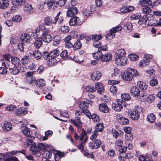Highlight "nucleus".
Here are the masks:
<instances>
[{
  "label": "nucleus",
  "mask_w": 161,
  "mask_h": 161,
  "mask_svg": "<svg viewBox=\"0 0 161 161\" xmlns=\"http://www.w3.org/2000/svg\"><path fill=\"white\" fill-rule=\"evenodd\" d=\"M139 74L137 70L135 69L128 68L124 72H121L120 74L122 79L124 81H130L132 80L133 76H139Z\"/></svg>",
  "instance_id": "nucleus-1"
},
{
  "label": "nucleus",
  "mask_w": 161,
  "mask_h": 161,
  "mask_svg": "<svg viewBox=\"0 0 161 161\" xmlns=\"http://www.w3.org/2000/svg\"><path fill=\"white\" fill-rule=\"evenodd\" d=\"M22 132L26 136V140L25 142V147L29 146L32 143V141L35 139V137L31 135L29 129L26 126H23L21 127Z\"/></svg>",
  "instance_id": "nucleus-2"
},
{
  "label": "nucleus",
  "mask_w": 161,
  "mask_h": 161,
  "mask_svg": "<svg viewBox=\"0 0 161 161\" xmlns=\"http://www.w3.org/2000/svg\"><path fill=\"white\" fill-rule=\"evenodd\" d=\"M48 29L44 27L42 25H40L39 27L36 28L35 31L33 33V35L34 36L36 37H42L45 32H46V31Z\"/></svg>",
  "instance_id": "nucleus-3"
},
{
  "label": "nucleus",
  "mask_w": 161,
  "mask_h": 161,
  "mask_svg": "<svg viewBox=\"0 0 161 161\" xmlns=\"http://www.w3.org/2000/svg\"><path fill=\"white\" fill-rule=\"evenodd\" d=\"M59 50L57 49L54 50L50 53V57L51 59V63H50V65L53 66L57 63V62L56 58L59 55Z\"/></svg>",
  "instance_id": "nucleus-4"
},
{
  "label": "nucleus",
  "mask_w": 161,
  "mask_h": 161,
  "mask_svg": "<svg viewBox=\"0 0 161 161\" xmlns=\"http://www.w3.org/2000/svg\"><path fill=\"white\" fill-rule=\"evenodd\" d=\"M130 93L132 96L137 97L139 99H141L142 96V93L140 94V91L136 86H133L132 87L130 88Z\"/></svg>",
  "instance_id": "nucleus-5"
},
{
  "label": "nucleus",
  "mask_w": 161,
  "mask_h": 161,
  "mask_svg": "<svg viewBox=\"0 0 161 161\" xmlns=\"http://www.w3.org/2000/svg\"><path fill=\"white\" fill-rule=\"evenodd\" d=\"M77 131L80 134V140L83 142H86L88 140V137L86 136V133L84 129L79 128L77 129Z\"/></svg>",
  "instance_id": "nucleus-6"
},
{
  "label": "nucleus",
  "mask_w": 161,
  "mask_h": 161,
  "mask_svg": "<svg viewBox=\"0 0 161 161\" xmlns=\"http://www.w3.org/2000/svg\"><path fill=\"white\" fill-rule=\"evenodd\" d=\"M88 103L87 102L82 101L79 104V107L81 109L82 112L84 113L87 116L91 114L90 112L87 110Z\"/></svg>",
  "instance_id": "nucleus-7"
},
{
  "label": "nucleus",
  "mask_w": 161,
  "mask_h": 161,
  "mask_svg": "<svg viewBox=\"0 0 161 161\" xmlns=\"http://www.w3.org/2000/svg\"><path fill=\"white\" fill-rule=\"evenodd\" d=\"M128 116L131 119L137 120L140 117V112L137 110H130L128 112Z\"/></svg>",
  "instance_id": "nucleus-8"
},
{
  "label": "nucleus",
  "mask_w": 161,
  "mask_h": 161,
  "mask_svg": "<svg viewBox=\"0 0 161 161\" xmlns=\"http://www.w3.org/2000/svg\"><path fill=\"white\" fill-rule=\"evenodd\" d=\"M21 42L24 43V45H26L28 43H30L31 38L30 35L27 33L23 34L21 36Z\"/></svg>",
  "instance_id": "nucleus-9"
},
{
  "label": "nucleus",
  "mask_w": 161,
  "mask_h": 161,
  "mask_svg": "<svg viewBox=\"0 0 161 161\" xmlns=\"http://www.w3.org/2000/svg\"><path fill=\"white\" fill-rule=\"evenodd\" d=\"M44 3L47 5L49 9H53L56 7L58 5L57 2L54 0H46Z\"/></svg>",
  "instance_id": "nucleus-10"
},
{
  "label": "nucleus",
  "mask_w": 161,
  "mask_h": 161,
  "mask_svg": "<svg viewBox=\"0 0 161 161\" xmlns=\"http://www.w3.org/2000/svg\"><path fill=\"white\" fill-rule=\"evenodd\" d=\"M58 21V23L60 24H62L64 22V18L61 14V12H58L54 19L53 20V23L55 24Z\"/></svg>",
  "instance_id": "nucleus-11"
},
{
  "label": "nucleus",
  "mask_w": 161,
  "mask_h": 161,
  "mask_svg": "<svg viewBox=\"0 0 161 161\" xmlns=\"http://www.w3.org/2000/svg\"><path fill=\"white\" fill-rule=\"evenodd\" d=\"M49 30L48 29L42 36V39L43 41L47 43L50 42L52 40V37L50 34H49Z\"/></svg>",
  "instance_id": "nucleus-12"
},
{
  "label": "nucleus",
  "mask_w": 161,
  "mask_h": 161,
  "mask_svg": "<svg viewBox=\"0 0 161 161\" xmlns=\"http://www.w3.org/2000/svg\"><path fill=\"white\" fill-rule=\"evenodd\" d=\"M115 62L118 65H124L126 62L127 58L125 56H115Z\"/></svg>",
  "instance_id": "nucleus-13"
},
{
  "label": "nucleus",
  "mask_w": 161,
  "mask_h": 161,
  "mask_svg": "<svg viewBox=\"0 0 161 161\" xmlns=\"http://www.w3.org/2000/svg\"><path fill=\"white\" fill-rule=\"evenodd\" d=\"M71 123L73 124L77 129L81 128L82 123L81 122L80 117H77L74 119H71L70 120Z\"/></svg>",
  "instance_id": "nucleus-14"
},
{
  "label": "nucleus",
  "mask_w": 161,
  "mask_h": 161,
  "mask_svg": "<svg viewBox=\"0 0 161 161\" xmlns=\"http://www.w3.org/2000/svg\"><path fill=\"white\" fill-rule=\"evenodd\" d=\"M155 97L153 95H150L148 96L146 93L142 92V96L141 100L143 101H147L148 103H151L154 99Z\"/></svg>",
  "instance_id": "nucleus-15"
},
{
  "label": "nucleus",
  "mask_w": 161,
  "mask_h": 161,
  "mask_svg": "<svg viewBox=\"0 0 161 161\" xmlns=\"http://www.w3.org/2000/svg\"><path fill=\"white\" fill-rule=\"evenodd\" d=\"M122 103L121 101L119 100L116 102L113 103L112 106L113 109L116 111H121L122 109Z\"/></svg>",
  "instance_id": "nucleus-16"
},
{
  "label": "nucleus",
  "mask_w": 161,
  "mask_h": 161,
  "mask_svg": "<svg viewBox=\"0 0 161 161\" xmlns=\"http://www.w3.org/2000/svg\"><path fill=\"white\" fill-rule=\"evenodd\" d=\"M69 23L71 26H74L81 24L80 18L76 16L71 18L69 21Z\"/></svg>",
  "instance_id": "nucleus-17"
},
{
  "label": "nucleus",
  "mask_w": 161,
  "mask_h": 161,
  "mask_svg": "<svg viewBox=\"0 0 161 161\" xmlns=\"http://www.w3.org/2000/svg\"><path fill=\"white\" fill-rule=\"evenodd\" d=\"M78 13L77 8L75 7L72 6L70 7L67 12V16L68 17H72L73 15H76Z\"/></svg>",
  "instance_id": "nucleus-18"
},
{
  "label": "nucleus",
  "mask_w": 161,
  "mask_h": 161,
  "mask_svg": "<svg viewBox=\"0 0 161 161\" xmlns=\"http://www.w3.org/2000/svg\"><path fill=\"white\" fill-rule=\"evenodd\" d=\"M102 144V142L98 139L93 141L89 143L90 147L91 148L96 149L98 148Z\"/></svg>",
  "instance_id": "nucleus-19"
},
{
  "label": "nucleus",
  "mask_w": 161,
  "mask_h": 161,
  "mask_svg": "<svg viewBox=\"0 0 161 161\" xmlns=\"http://www.w3.org/2000/svg\"><path fill=\"white\" fill-rule=\"evenodd\" d=\"M112 55L110 53H107L105 54H103L102 56L101 60L102 62H107L110 61L112 59Z\"/></svg>",
  "instance_id": "nucleus-20"
},
{
  "label": "nucleus",
  "mask_w": 161,
  "mask_h": 161,
  "mask_svg": "<svg viewBox=\"0 0 161 161\" xmlns=\"http://www.w3.org/2000/svg\"><path fill=\"white\" fill-rule=\"evenodd\" d=\"M134 9V7L131 6H123L120 9V12L122 13H126L133 11Z\"/></svg>",
  "instance_id": "nucleus-21"
},
{
  "label": "nucleus",
  "mask_w": 161,
  "mask_h": 161,
  "mask_svg": "<svg viewBox=\"0 0 161 161\" xmlns=\"http://www.w3.org/2000/svg\"><path fill=\"white\" fill-rule=\"evenodd\" d=\"M101 73L99 71H94L91 75V78L93 80H98L101 77Z\"/></svg>",
  "instance_id": "nucleus-22"
},
{
  "label": "nucleus",
  "mask_w": 161,
  "mask_h": 161,
  "mask_svg": "<svg viewBox=\"0 0 161 161\" xmlns=\"http://www.w3.org/2000/svg\"><path fill=\"white\" fill-rule=\"evenodd\" d=\"M31 145L30 147V150L32 151L33 152H37L40 151L39 143L37 145L34 142H32V143L29 146Z\"/></svg>",
  "instance_id": "nucleus-23"
},
{
  "label": "nucleus",
  "mask_w": 161,
  "mask_h": 161,
  "mask_svg": "<svg viewBox=\"0 0 161 161\" xmlns=\"http://www.w3.org/2000/svg\"><path fill=\"white\" fill-rule=\"evenodd\" d=\"M99 110L103 113H107L109 111V109L107 105L105 103H101L99 105Z\"/></svg>",
  "instance_id": "nucleus-24"
},
{
  "label": "nucleus",
  "mask_w": 161,
  "mask_h": 161,
  "mask_svg": "<svg viewBox=\"0 0 161 161\" xmlns=\"http://www.w3.org/2000/svg\"><path fill=\"white\" fill-rule=\"evenodd\" d=\"M31 56L33 57L34 59L37 60L41 58L42 54L39 50H36L33 53H31Z\"/></svg>",
  "instance_id": "nucleus-25"
},
{
  "label": "nucleus",
  "mask_w": 161,
  "mask_h": 161,
  "mask_svg": "<svg viewBox=\"0 0 161 161\" xmlns=\"http://www.w3.org/2000/svg\"><path fill=\"white\" fill-rule=\"evenodd\" d=\"M2 126L5 131H9L11 130L12 125L11 123L5 121L2 124Z\"/></svg>",
  "instance_id": "nucleus-26"
},
{
  "label": "nucleus",
  "mask_w": 161,
  "mask_h": 161,
  "mask_svg": "<svg viewBox=\"0 0 161 161\" xmlns=\"http://www.w3.org/2000/svg\"><path fill=\"white\" fill-rule=\"evenodd\" d=\"M95 89L99 93H101L102 92L104 91V87L103 84L100 82H97L95 84Z\"/></svg>",
  "instance_id": "nucleus-27"
},
{
  "label": "nucleus",
  "mask_w": 161,
  "mask_h": 161,
  "mask_svg": "<svg viewBox=\"0 0 161 161\" xmlns=\"http://www.w3.org/2000/svg\"><path fill=\"white\" fill-rule=\"evenodd\" d=\"M42 39L38 37L37 38L34 42V46L37 49L40 48L42 45Z\"/></svg>",
  "instance_id": "nucleus-28"
},
{
  "label": "nucleus",
  "mask_w": 161,
  "mask_h": 161,
  "mask_svg": "<svg viewBox=\"0 0 161 161\" xmlns=\"http://www.w3.org/2000/svg\"><path fill=\"white\" fill-rule=\"evenodd\" d=\"M123 29L126 32H130L132 29V24L130 22H127L124 25Z\"/></svg>",
  "instance_id": "nucleus-29"
},
{
  "label": "nucleus",
  "mask_w": 161,
  "mask_h": 161,
  "mask_svg": "<svg viewBox=\"0 0 161 161\" xmlns=\"http://www.w3.org/2000/svg\"><path fill=\"white\" fill-rule=\"evenodd\" d=\"M27 113V111L26 110L25 108H22L17 110L16 111V114L18 116L25 115Z\"/></svg>",
  "instance_id": "nucleus-30"
},
{
  "label": "nucleus",
  "mask_w": 161,
  "mask_h": 161,
  "mask_svg": "<svg viewBox=\"0 0 161 161\" xmlns=\"http://www.w3.org/2000/svg\"><path fill=\"white\" fill-rule=\"evenodd\" d=\"M23 9L24 11L29 14H31L33 12V8L31 4L26 5L24 6Z\"/></svg>",
  "instance_id": "nucleus-31"
},
{
  "label": "nucleus",
  "mask_w": 161,
  "mask_h": 161,
  "mask_svg": "<svg viewBox=\"0 0 161 161\" xmlns=\"http://www.w3.org/2000/svg\"><path fill=\"white\" fill-rule=\"evenodd\" d=\"M8 69L10 73L13 75H16L18 74L19 72V69H17V68L16 66L12 67L10 65L9 68Z\"/></svg>",
  "instance_id": "nucleus-32"
},
{
  "label": "nucleus",
  "mask_w": 161,
  "mask_h": 161,
  "mask_svg": "<svg viewBox=\"0 0 161 161\" xmlns=\"http://www.w3.org/2000/svg\"><path fill=\"white\" fill-rule=\"evenodd\" d=\"M150 62V60L147 58H144L141 60L139 63V65L140 67H144L148 65Z\"/></svg>",
  "instance_id": "nucleus-33"
},
{
  "label": "nucleus",
  "mask_w": 161,
  "mask_h": 161,
  "mask_svg": "<svg viewBox=\"0 0 161 161\" xmlns=\"http://www.w3.org/2000/svg\"><path fill=\"white\" fill-rule=\"evenodd\" d=\"M12 4L18 6H21L24 5L25 3V0H12Z\"/></svg>",
  "instance_id": "nucleus-34"
},
{
  "label": "nucleus",
  "mask_w": 161,
  "mask_h": 161,
  "mask_svg": "<svg viewBox=\"0 0 161 161\" xmlns=\"http://www.w3.org/2000/svg\"><path fill=\"white\" fill-rule=\"evenodd\" d=\"M125 50L123 49H120L116 51L115 56H125Z\"/></svg>",
  "instance_id": "nucleus-35"
},
{
  "label": "nucleus",
  "mask_w": 161,
  "mask_h": 161,
  "mask_svg": "<svg viewBox=\"0 0 161 161\" xmlns=\"http://www.w3.org/2000/svg\"><path fill=\"white\" fill-rule=\"evenodd\" d=\"M139 3L141 6H144L152 5V2L151 0H141Z\"/></svg>",
  "instance_id": "nucleus-36"
},
{
  "label": "nucleus",
  "mask_w": 161,
  "mask_h": 161,
  "mask_svg": "<svg viewBox=\"0 0 161 161\" xmlns=\"http://www.w3.org/2000/svg\"><path fill=\"white\" fill-rule=\"evenodd\" d=\"M9 5L8 0H0V8H4L7 7Z\"/></svg>",
  "instance_id": "nucleus-37"
},
{
  "label": "nucleus",
  "mask_w": 161,
  "mask_h": 161,
  "mask_svg": "<svg viewBox=\"0 0 161 161\" xmlns=\"http://www.w3.org/2000/svg\"><path fill=\"white\" fill-rule=\"evenodd\" d=\"M137 84L139 88L142 90H146L147 87V85L146 84L142 81H139Z\"/></svg>",
  "instance_id": "nucleus-38"
},
{
  "label": "nucleus",
  "mask_w": 161,
  "mask_h": 161,
  "mask_svg": "<svg viewBox=\"0 0 161 161\" xmlns=\"http://www.w3.org/2000/svg\"><path fill=\"white\" fill-rule=\"evenodd\" d=\"M102 55L103 53L100 51V50H98L97 52H96L92 54L93 57L94 58L96 59H100L101 60Z\"/></svg>",
  "instance_id": "nucleus-39"
},
{
  "label": "nucleus",
  "mask_w": 161,
  "mask_h": 161,
  "mask_svg": "<svg viewBox=\"0 0 161 161\" xmlns=\"http://www.w3.org/2000/svg\"><path fill=\"white\" fill-rule=\"evenodd\" d=\"M31 61L30 58L28 56H25L21 59V62L23 64H29Z\"/></svg>",
  "instance_id": "nucleus-40"
},
{
  "label": "nucleus",
  "mask_w": 161,
  "mask_h": 161,
  "mask_svg": "<svg viewBox=\"0 0 161 161\" xmlns=\"http://www.w3.org/2000/svg\"><path fill=\"white\" fill-rule=\"evenodd\" d=\"M147 121L151 123L154 122L156 120V117L155 115L153 113L149 114L147 116Z\"/></svg>",
  "instance_id": "nucleus-41"
},
{
  "label": "nucleus",
  "mask_w": 161,
  "mask_h": 161,
  "mask_svg": "<svg viewBox=\"0 0 161 161\" xmlns=\"http://www.w3.org/2000/svg\"><path fill=\"white\" fill-rule=\"evenodd\" d=\"M90 119H92L94 122H98L100 120L99 116L96 114H90L89 116H87Z\"/></svg>",
  "instance_id": "nucleus-42"
},
{
  "label": "nucleus",
  "mask_w": 161,
  "mask_h": 161,
  "mask_svg": "<svg viewBox=\"0 0 161 161\" xmlns=\"http://www.w3.org/2000/svg\"><path fill=\"white\" fill-rule=\"evenodd\" d=\"M60 37L59 36H56L53 38V44L54 46H57L60 42Z\"/></svg>",
  "instance_id": "nucleus-43"
},
{
  "label": "nucleus",
  "mask_w": 161,
  "mask_h": 161,
  "mask_svg": "<svg viewBox=\"0 0 161 161\" xmlns=\"http://www.w3.org/2000/svg\"><path fill=\"white\" fill-rule=\"evenodd\" d=\"M89 39H92L93 41H97L102 38L101 35H95L93 36H91L88 37Z\"/></svg>",
  "instance_id": "nucleus-44"
},
{
  "label": "nucleus",
  "mask_w": 161,
  "mask_h": 161,
  "mask_svg": "<svg viewBox=\"0 0 161 161\" xmlns=\"http://www.w3.org/2000/svg\"><path fill=\"white\" fill-rule=\"evenodd\" d=\"M82 45L79 41H76L73 45V48L74 50H77L80 49L82 47Z\"/></svg>",
  "instance_id": "nucleus-45"
},
{
  "label": "nucleus",
  "mask_w": 161,
  "mask_h": 161,
  "mask_svg": "<svg viewBox=\"0 0 161 161\" xmlns=\"http://www.w3.org/2000/svg\"><path fill=\"white\" fill-rule=\"evenodd\" d=\"M121 97L122 100L129 101L130 99V96L129 94L124 93L121 95Z\"/></svg>",
  "instance_id": "nucleus-46"
},
{
  "label": "nucleus",
  "mask_w": 161,
  "mask_h": 161,
  "mask_svg": "<svg viewBox=\"0 0 161 161\" xmlns=\"http://www.w3.org/2000/svg\"><path fill=\"white\" fill-rule=\"evenodd\" d=\"M42 56L44 59L48 60L49 64H50V63H51V59L50 58L49 53L48 52L45 51L43 52Z\"/></svg>",
  "instance_id": "nucleus-47"
},
{
  "label": "nucleus",
  "mask_w": 161,
  "mask_h": 161,
  "mask_svg": "<svg viewBox=\"0 0 161 161\" xmlns=\"http://www.w3.org/2000/svg\"><path fill=\"white\" fill-rule=\"evenodd\" d=\"M53 23L52 19L49 17H47L44 19V24L50 26Z\"/></svg>",
  "instance_id": "nucleus-48"
},
{
  "label": "nucleus",
  "mask_w": 161,
  "mask_h": 161,
  "mask_svg": "<svg viewBox=\"0 0 161 161\" xmlns=\"http://www.w3.org/2000/svg\"><path fill=\"white\" fill-rule=\"evenodd\" d=\"M120 72V70L118 68H115L114 69V72L112 73L111 75L113 77H119Z\"/></svg>",
  "instance_id": "nucleus-49"
},
{
  "label": "nucleus",
  "mask_w": 161,
  "mask_h": 161,
  "mask_svg": "<svg viewBox=\"0 0 161 161\" xmlns=\"http://www.w3.org/2000/svg\"><path fill=\"white\" fill-rule=\"evenodd\" d=\"M103 124L99 123L96 125L95 128V131L98 132H102L103 131Z\"/></svg>",
  "instance_id": "nucleus-50"
},
{
  "label": "nucleus",
  "mask_w": 161,
  "mask_h": 161,
  "mask_svg": "<svg viewBox=\"0 0 161 161\" xmlns=\"http://www.w3.org/2000/svg\"><path fill=\"white\" fill-rule=\"evenodd\" d=\"M11 64V63L9 61V59L8 58L6 61L4 62H3L2 63V65L4 66L5 68L8 69L9 68V66Z\"/></svg>",
  "instance_id": "nucleus-51"
},
{
  "label": "nucleus",
  "mask_w": 161,
  "mask_h": 161,
  "mask_svg": "<svg viewBox=\"0 0 161 161\" xmlns=\"http://www.w3.org/2000/svg\"><path fill=\"white\" fill-rule=\"evenodd\" d=\"M115 34L113 30H112L111 29L107 35L106 38H109V39H113L114 37Z\"/></svg>",
  "instance_id": "nucleus-52"
},
{
  "label": "nucleus",
  "mask_w": 161,
  "mask_h": 161,
  "mask_svg": "<svg viewBox=\"0 0 161 161\" xmlns=\"http://www.w3.org/2000/svg\"><path fill=\"white\" fill-rule=\"evenodd\" d=\"M11 61V62L10 63H11L12 64H14V66H15L16 65L19 64V59L18 58L14 57L12 58Z\"/></svg>",
  "instance_id": "nucleus-53"
},
{
  "label": "nucleus",
  "mask_w": 161,
  "mask_h": 161,
  "mask_svg": "<svg viewBox=\"0 0 161 161\" xmlns=\"http://www.w3.org/2000/svg\"><path fill=\"white\" fill-rule=\"evenodd\" d=\"M21 19V17L19 15H15L12 18V21L14 22H20Z\"/></svg>",
  "instance_id": "nucleus-54"
},
{
  "label": "nucleus",
  "mask_w": 161,
  "mask_h": 161,
  "mask_svg": "<svg viewBox=\"0 0 161 161\" xmlns=\"http://www.w3.org/2000/svg\"><path fill=\"white\" fill-rule=\"evenodd\" d=\"M43 156L46 159H47L50 158L52 156V154L51 152H49L47 151H44L43 153Z\"/></svg>",
  "instance_id": "nucleus-55"
},
{
  "label": "nucleus",
  "mask_w": 161,
  "mask_h": 161,
  "mask_svg": "<svg viewBox=\"0 0 161 161\" xmlns=\"http://www.w3.org/2000/svg\"><path fill=\"white\" fill-rule=\"evenodd\" d=\"M151 11L150 8L148 7H146L143 8L142 9V12L144 14H148Z\"/></svg>",
  "instance_id": "nucleus-56"
},
{
  "label": "nucleus",
  "mask_w": 161,
  "mask_h": 161,
  "mask_svg": "<svg viewBox=\"0 0 161 161\" xmlns=\"http://www.w3.org/2000/svg\"><path fill=\"white\" fill-rule=\"evenodd\" d=\"M110 90L113 95L116 94L118 92V88L115 86H110Z\"/></svg>",
  "instance_id": "nucleus-57"
},
{
  "label": "nucleus",
  "mask_w": 161,
  "mask_h": 161,
  "mask_svg": "<svg viewBox=\"0 0 161 161\" xmlns=\"http://www.w3.org/2000/svg\"><path fill=\"white\" fill-rule=\"evenodd\" d=\"M119 122L122 125H126L129 124V121L127 118L123 117Z\"/></svg>",
  "instance_id": "nucleus-58"
},
{
  "label": "nucleus",
  "mask_w": 161,
  "mask_h": 161,
  "mask_svg": "<svg viewBox=\"0 0 161 161\" xmlns=\"http://www.w3.org/2000/svg\"><path fill=\"white\" fill-rule=\"evenodd\" d=\"M36 82L38 87L42 86L45 85V80L42 79L37 80Z\"/></svg>",
  "instance_id": "nucleus-59"
},
{
  "label": "nucleus",
  "mask_w": 161,
  "mask_h": 161,
  "mask_svg": "<svg viewBox=\"0 0 161 161\" xmlns=\"http://www.w3.org/2000/svg\"><path fill=\"white\" fill-rule=\"evenodd\" d=\"M60 56L64 59H66L68 58V52L66 50L63 51L60 54Z\"/></svg>",
  "instance_id": "nucleus-60"
},
{
  "label": "nucleus",
  "mask_w": 161,
  "mask_h": 161,
  "mask_svg": "<svg viewBox=\"0 0 161 161\" xmlns=\"http://www.w3.org/2000/svg\"><path fill=\"white\" fill-rule=\"evenodd\" d=\"M47 144L45 143H39L40 151L42 150L44 152L46 151Z\"/></svg>",
  "instance_id": "nucleus-61"
},
{
  "label": "nucleus",
  "mask_w": 161,
  "mask_h": 161,
  "mask_svg": "<svg viewBox=\"0 0 161 161\" xmlns=\"http://www.w3.org/2000/svg\"><path fill=\"white\" fill-rule=\"evenodd\" d=\"M5 108L7 111H13L16 109V107L14 105H10L6 107Z\"/></svg>",
  "instance_id": "nucleus-62"
},
{
  "label": "nucleus",
  "mask_w": 161,
  "mask_h": 161,
  "mask_svg": "<svg viewBox=\"0 0 161 161\" xmlns=\"http://www.w3.org/2000/svg\"><path fill=\"white\" fill-rule=\"evenodd\" d=\"M26 80L27 82L30 84H32L36 81V79L33 77H26Z\"/></svg>",
  "instance_id": "nucleus-63"
},
{
  "label": "nucleus",
  "mask_w": 161,
  "mask_h": 161,
  "mask_svg": "<svg viewBox=\"0 0 161 161\" xmlns=\"http://www.w3.org/2000/svg\"><path fill=\"white\" fill-rule=\"evenodd\" d=\"M97 132L95 130L93 132L92 135L91 136L90 139L91 140L94 141L97 138Z\"/></svg>",
  "instance_id": "nucleus-64"
}]
</instances>
